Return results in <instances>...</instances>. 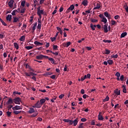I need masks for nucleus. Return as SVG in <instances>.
Returning <instances> with one entry per match:
<instances>
[{
    "label": "nucleus",
    "mask_w": 128,
    "mask_h": 128,
    "mask_svg": "<svg viewBox=\"0 0 128 128\" xmlns=\"http://www.w3.org/2000/svg\"><path fill=\"white\" fill-rule=\"evenodd\" d=\"M13 102L16 104H20V102H22V100L20 97H17L13 99Z\"/></svg>",
    "instance_id": "1"
},
{
    "label": "nucleus",
    "mask_w": 128,
    "mask_h": 128,
    "mask_svg": "<svg viewBox=\"0 0 128 128\" xmlns=\"http://www.w3.org/2000/svg\"><path fill=\"white\" fill-rule=\"evenodd\" d=\"M42 106L40 104V100H38L36 103L32 106V108H40Z\"/></svg>",
    "instance_id": "2"
},
{
    "label": "nucleus",
    "mask_w": 128,
    "mask_h": 128,
    "mask_svg": "<svg viewBox=\"0 0 128 128\" xmlns=\"http://www.w3.org/2000/svg\"><path fill=\"white\" fill-rule=\"evenodd\" d=\"M24 74H25L26 76H36V74L34 73L33 72H30L28 73L27 72H24Z\"/></svg>",
    "instance_id": "3"
},
{
    "label": "nucleus",
    "mask_w": 128,
    "mask_h": 128,
    "mask_svg": "<svg viewBox=\"0 0 128 128\" xmlns=\"http://www.w3.org/2000/svg\"><path fill=\"white\" fill-rule=\"evenodd\" d=\"M74 10V4H72L70 8H68L66 10V14H68L70 12V10Z\"/></svg>",
    "instance_id": "4"
},
{
    "label": "nucleus",
    "mask_w": 128,
    "mask_h": 128,
    "mask_svg": "<svg viewBox=\"0 0 128 128\" xmlns=\"http://www.w3.org/2000/svg\"><path fill=\"white\" fill-rule=\"evenodd\" d=\"M14 2V0H10V2H8V6L10 8H13Z\"/></svg>",
    "instance_id": "5"
},
{
    "label": "nucleus",
    "mask_w": 128,
    "mask_h": 128,
    "mask_svg": "<svg viewBox=\"0 0 128 128\" xmlns=\"http://www.w3.org/2000/svg\"><path fill=\"white\" fill-rule=\"evenodd\" d=\"M102 112H100L98 115V120H104V117L102 116Z\"/></svg>",
    "instance_id": "6"
},
{
    "label": "nucleus",
    "mask_w": 128,
    "mask_h": 128,
    "mask_svg": "<svg viewBox=\"0 0 128 128\" xmlns=\"http://www.w3.org/2000/svg\"><path fill=\"white\" fill-rule=\"evenodd\" d=\"M104 16L106 18H108V20H110V17L112 16H110V14L108 12H104Z\"/></svg>",
    "instance_id": "7"
},
{
    "label": "nucleus",
    "mask_w": 128,
    "mask_h": 128,
    "mask_svg": "<svg viewBox=\"0 0 128 128\" xmlns=\"http://www.w3.org/2000/svg\"><path fill=\"white\" fill-rule=\"evenodd\" d=\"M12 14H8L6 17V20L7 22H12Z\"/></svg>",
    "instance_id": "8"
},
{
    "label": "nucleus",
    "mask_w": 128,
    "mask_h": 128,
    "mask_svg": "<svg viewBox=\"0 0 128 128\" xmlns=\"http://www.w3.org/2000/svg\"><path fill=\"white\" fill-rule=\"evenodd\" d=\"M12 109L13 110H22V107H20V106H16L12 108Z\"/></svg>",
    "instance_id": "9"
},
{
    "label": "nucleus",
    "mask_w": 128,
    "mask_h": 128,
    "mask_svg": "<svg viewBox=\"0 0 128 128\" xmlns=\"http://www.w3.org/2000/svg\"><path fill=\"white\" fill-rule=\"evenodd\" d=\"M108 24H105L104 26H102V28L104 30V32L106 33L108 32Z\"/></svg>",
    "instance_id": "10"
},
{
    "label": "nucleus",
    "mask_w": 128,
    "mask_h": 128,
    "mask_svg": "<svg viewBox=\"0 0 128 128\" xmlns=\"http://www.w3.org/2000/svg\"><path fill=\"white\" fill-rule=\"evenodd\" d=\"M64 122H68L70 126H72V120H70L64 119Z\"/></svg>",
    "instance_id": "11"
},
{
    "label": "nucleus",
    "mask_w": 128,
    "mask_h": 128,
    "mask_svg": "<svg viewBox=\"0 0 128 128\" xmlns=\"http://www.w3.org/2000/svg\"><path fill=\"white\" fill-rule=\"evenodd\" d=\"M99 8H100V2L96 3V6L94 8V10H99Z\"/></svg>",
    "instance_id": "12"
},
{
    "label": "nucleus",
    "mask_w": 128,
    "mask_h": 128,
    "mask_svg": "<svg viewBox=\"0 0 128 128\" xmlns=\"http://www.w3.org/2000/svg\"><path fill=\"white\" fill-rule=\"evenodd\" d=\"M114 94L116 96H120V90H118V89L116 88L114 90Z\"/></svg>",
    "instance_id": "13"
},
{
    "label": "nucleus",
    "mask_w": 128,
    "mask_h": 128,
    "mask_svg": "<svg viewBox=\"0 0 128 128\" xmlns=\"http://www.w3.org/2000/svg\"><path fill=\"white\" fill-rule=\"evenodd\" d=\"M14 104V99L12 98H10L8 101L6 102V104Z\"/></svg>",
    "instance_id": "14"
},
{
    "label": "nucleus",
    "mask_w": 128,
    "mask_h": 128,
    "mask_svg": "<svg viewBox=\"0 0 128 128\" xmlns=\"http://www.w3.org/2000/svg\"><path fill=\"white\" fill-rule=\"evenodd\" d=\"M78 118H76L74 120H72V124H74V126H76L78 124Z\"/></svg>",
    "instance_id": "15"
},
{
    "label": "nucleus",
    "mask_w": 128,
    "mask_h": 128,
    "mask_svg": "<svg viewBox=\"0 0 128 128\" xmlns=\"http://www.w3.org/2000/svg\"><path fill=\"white\" fill-rule=\"evenodd\" d=\"M13 21H12V23L14 24V22H20V20L18 19V18L15 16V17H13Z\"/></svg>",
    "instance_id": "16"
},
{
    "label": "nucleus",
    "mask_w": 128,
    "mask_h": 128,
    "mask_svg": "<svg viewBox=\"0 0 128 128\" xmlns=\"http://www.w3.org/2000/svg\"><path fill=\"white\" fill-rule=\"evenodd\" d=\"M72 44V42H68L66 44L64 43L63 46H64V48H68L69 46H70Z\"/></svg>",
    "instance_id": "17"
},
{
    "label": "nucleus",
    "mask_w": 128,
    "mask_h": 128,
    "mask_svg": "<svg viewBox=\"0 0 128 128\" xmlns=\"http://www.w3.org/2000/svg\"><path fill=\"white\" fill-rule=\"evenodd\" d=\"M88 0H83L82 2V4L84 6H88Z\"/></svg>",
    "instance_id": "18"
},
{
    "label": "nucleus",
    "mask_w": 128,
    "mask_h": 128,
    "mask_svg": "<svg viewBox=\"0 0 128 128\" xmlns=\"http://www.w3.org/2000/svg\"><path fill=\"white\" fill-rule=\"evenodd\" d=\"M44 55L41 54L36 56V60H42V58H44Z\"/></svg>",
    "instance_id": "19"
},
{
    "label": "nucleus",
    "mask_w": 128,
    "mask_h": 128,
    "mask_svg": "<svg viewBox=\"0 0 128 128\" xmlns=\"http://www.w3.org/2000/svg\"><path fill=\"white\" fill-rule=\"evenodd\" d=\"M102 22H104V24H106L108 22V20H106V17H102V20H101Z\"/></svg>",
    "instance_id": "20"
},
{
    "label": "nucleus",
    "mask_w": 128,
    "mask_h": 128,
    "mask_svg": "<svg viewBox=\"0 0 128 128\" xmlns=\"http://www.w3.org/2000/svg\"><path fill=\"white\" fill-rule=\"evenodd\" d=\"M34 112H35V110L34 108H30L28 112L29 114H34Z\"/></svg>",
    "instance_id": "21"
},
{
    "label": "nucleus",
    "mask_w": 128,
    "mask_h": 128,
    "mask_svg": "<svg viewBox=\"0 0 128 128\" xmlns=\"http://www.w3.org/2000/svg\"><path fill=\"white\" fill-rule=\"evenodd\" d=\"M127 34L128 33H126V32H122L120 35V38H124V36H126Z\"/></svg>",
    "instance_id": "22"
},
{
    "label": "nucleus",
    "mask_w": 128,
    "mask_h": 128,
    "mask_svg": "<svg viewBox=\"0 0 128 128\" xmlns=\"http://www.w3.org/2000/svg\"><path fill=\"white\" fill-rule=\"evenodd\" d=\"M40 104H41V105L42 106L44 102H46V99L44 98H42L40 100Z\"/></svg>",
    "instance_id": "23"
},
{
    "label": "nucleus",
    "mask_w": 128,
    "mask_h": 128,
    "mask_svg": "<svg viewBox=\"0 0 128 128\" xmlns=\"http://www.w3.org/2000/svg\"><path fill=\"white\" fill-rule=\"evenodd\" d=\"M107 62L108 64H110V66H112V64H114V61L112 60H108Z\"/></svg>",
    "instance_id": "24"
},
{
    "label": "nucleus",
    "mask_w": 128,
    "mask_h": 128,
    "mask_svg": "<svg viewBox=\"0 0 128 128\" xmlns=\"http://www.w3.org/2000/svg\"><path fill=\"white\" fill-rule=\"evenodd\" d=\"M109 100H110V97H108V96H106V98L103 100V102H108Z\"/></svg>",
    "instance_id": "25"
},
{
    "label": "nucleus",
    "mask_w": 128,
    "mask_h": 128,
    "mask_svg": "<svg viewBox=\"0 0 128 128\" xmlns=\"http://www.w3.org/2000/svg\"><path fill=\"white\" fill-rule=\"evenodd\" d=\"M122 88H123L122 92H124V94H126V86L124 85H123L122 86Z\"/></svg>",
    "instance_id": "26"
},
{
    "label": "nucleus",
    "mask_w": 128,
    "mask_h": 128,
    "mask_svg": "<svg viewBox=\"0 0 128 128\" xmlns=\"http://www.w3.org/2000/svg\"><path fill=\"white\" fill-rule=\"evenodd\" d=\"M106 52L104 53V54H110V51L108 49H105Z\"/></svg>",
    "instance_id": "27"
},
{
    "label": "nucleus",
    "mask_w": 128,
    "mask_h": 128,
    "mask_svg": "<svg viewBox=\"0 0 128 128\" xmlns=\"http://www.w3.org/2000/svg\"><path fill=\"white\" fill-rule=\"evenodd\" d=\"M44 14V10H39L37 11V14Z\"/></svg>",
    "instance_id": "28"
},
{
    "label": "nucleus",
    "mask_w": 128,
    "mask_h": 128,
    "mask_svg": "<svg viewBox=\"0 0 128 128\" xmlns=\"http://www.w3.org/2000/svg\"><path fill=\"white\" fill-rule=\"evenodd\" d=\"M14 46L15 48H16V50H18L19 46H18V43L14 42Z\"/></svg>",
    "instance_id": "29"
},
{
    "label": "nucleus",
    "mask_w": 128,
    "mask_h": 128,
    "mask_svg": "<svg viewBox=\"0 0 128 128\" xmlns=\"http://www.w3.org/2000/svg\"><path fill=\"white\" fill-rule=\"evenodd\" d=\"M24 40H26V36H22L20 38V42H24Z\"/></svg>",
    "instance_id": "30"
},
{
    "label": "nucleus",
    "mask_w": 128,
    "mask_h": 128,
    "mask_svg": "<svg viewBox=\"0 0 128 128\" xmlns=\"http://www.w3.org/2000/svg\"><path fill=\"white\" fill-rule=\"evenodd\" d=\"M34 44H36L37 46H38V44H40V46H42L43 44L40 42H38V41H35L34 42Z\"/></svg>",
    "instance_id": "31"
},
{
    "label": "nucleus",
    "mask_w": 128,
    "mask_h": 128,
    "mask_svg": "<svg viewBox=\"0 0 128 128\" xmlns=\"http://www.w3.org/2000/svg\"><path fill=\"white\" fill-rule=\"evenodd\" d=\"M38 114V112H36L35 113L31 116V118H36V116Z\"/></svg>",
    "instance_id": "32"
},
{
    "label": "nucleus",
    "mask_w": 128,
    "mask_h": 128,
    "mask_svg": "<svg viewBox=\"0 0 128 128\" xmlns=\"http://www.w3.org/2000/svg\"><path fill=\"white\" fill-rule=\"evenodd\" d=\"M24 111H14L13 112L14 114H20V112H22Z\"/></svg>",
    "instance_id": "33"
},
{
    "label": "nucleus",
    "mask_w": 128,
    "mask_h": 128,
    "mask_svg": "<svg viewBox=\"0 0 128 128\" xmlns=\"http://www.w3.org/2000/svg\"><path fill=\"white\" fill-rule=\"evenodd\" d=\"M0 21L1 22L2 24H3V26H6V24L2 20V18H0Z\"/></svg>",
    "instance_id": "34"
},
{
    "label": "nucleus",
    "mask_w": 128,
    "mask_h": 128,
    "mask_svg": "<svg viewBox=\"0 0 128 128\" xmlns=\"http://www.w3.org/2000/svg\"><path fill=\"white\" fill-rule=\"evenodd\" d=\"M4 38V32H2L0 34V38L2 39Z\"/></svg>",
    "instance_id": "35"
},
{
    "label": "nucleus",
    "mask_w": 128,
    "mask_h": 128,
    "mask_svg": "<svg viewBox=\"0 0 128 128\" xmlns=\"http://www.w3.org/2000/svg\"><path fill=\"white\" fill-rule=\"evenodd\" d=\"M14 96H16V94H22V93L20 92H18V91H15L13 92Z\"/></svg>",
    "instance_id": "36"
},
{
    "label": "nucleus",
    "mask_w": 128,
    "mask_h": 128,
    "mask_svg": "<svg viewBox=\"0 0 128 128\" xmlns=\"http://www.w3.org/2000/svg\"><path fill=\"white\" fill-rule=\"evenodd\" d=\"M50 74H52V72H46L44 74V76H50Z\"/></svg>",
    "instance_id": "37"
},
{
    "label": "nucleus",
    "mask_w": 128,
    "mask_h": 128,
    "mask_svg": "<svg viewBox=\"0 0 128 128\" xmlns=\"http://www.w3.org/2000/svg\"><path fill=\"white\" fill-rule=\"evenodd\" d=\"M48 60H50V62H51L54 64V60L52 58H49Z\"/></svg>",
    "instance_id": "38"
},
{
    "label": "nucleus",
    "mask_w": 128,
    "mask_h": 128,
    "mask_svg": "<svg viewBox=\"0 0 128 128\" xmlns=\"http://www.w3.org/2000/svg\"><path fill=\"white\" fill-rule=\"evenodd\" d=\"M103 42H108V44L112 42V40H102Z\"/></svg>",
    "instance_id": "39"
},
{
    "label": "nucleus",
    "mask_w": 128,
    "mask_h": 128,
    "mask_svg": "<svg viewBox=\"0 0 128 128\" xmlns=\"http://www.w3.org/2000/svg\"><path fill=\"white\" fill-rule=\"evenodd\" d=\"M53 50H58V46L56 45H53Z\"/></svg>",
    "instance_id": "40"
},
{
    "label": "nucleus",
    "mask_w": 128,
    "mask_h": 128,
    "mask_svg": "<svg viewBox=\"0 0 128 128\" xmlns=\"http://www.w3.org/2000/svg\"><path fill=\"white\" fill-rule=\"evenodd\" d=\"M111 22L112 26H114V24H116V22L114 20H112Z\"/></svg>",
    "instance_id": "41"
},
{
    "label": "nucleus",
    "mask_w": 128,
    "mask_h": 128,
    "mask_svg": "<svg viewBox=\"0 0 128 128\" xmlns=\"http://www.w3.org/2000/svg\"><path fill=\"white\" fill-rule=\"evenodd\" d=\"M115 76H117V78H120V73L119 72H116V74H115Z\"/></svg>",
    "instance_id": "42"
},
{
    "label": "nucleus",
    "mask_w": 128,
    "mask_h": 128,
    "mask_svg": "<svg viewBox=\"0 0 128 128\" xmlns=\"http://www.w3.org/2000/svg\"><path fill=\"white\" fill-rule=\"evenodd\" d=\"M90 124L92 126H94L96 124V121L94 120H92L90 122Z\"/></svg>",
    "instance_id": "43"
},
{
    "label": "nucleus",
    "mask_w": 128,
    "mask_h": 128,
    "mask_svg": "<svg viewBox=\"0 0 128 128\" xmlns=\"http://www.w3.org/2000/svg\"><path fill=\"white\" fill-rule=\"evenodd\" d=\"M24 66H25L26 68H29L30 69V66L29 64H24Z\"/></svg>",
    "instance_id": "44"
},
{
    "label": "nucleus",
    "mask_w": 128,
    "mask_h": 128,
    "mask_svg": "<svg viewBox=\"0 0 128 128\" xmlns=\"http://www.w3.org/2000/svg\"><path fill=\"white\" fill-rule=\"evenodd\" d=\"M90 28H92V30H96V28H94V24H90Z\"/></svg>",
    "instance_id": "45"
},
{
    "label": "nucleus",
    "mask_w": 128,
    "mask_h": 128,
    "mask_svg": "<svg viewBox=\"0 0 128 128\" xmlns=\"http://www.w3.org/2000/svg\"><path fill=\"white\" fill-rule=\"evenodd\" d=\"M91 22H98V20L96 19H91Z\"/></svg>",
    "instance_id": "46"
},
{
    "label": "nucleus",
    "mask_w": 128,
    "mask_h": 128,
    "mask_svg": "<svg viewBox=\"0 0 128 128\" xmlns=\"http://www.w3.org/2000/svg\"><path fill=\"white\" fill-rule=\"evenodd\" d=\"M118 56L116 54V55H112L111 56V58H118Z\"/></svg>",
    "instance_id": "47"
},
{
    "label": "nucleus",
    "mask_w": 128,
    "mask_h": 128,
    "mask_svg": "<svg viewBox=\"0 0 128 128\" xmlns=\"http://www.w3.org/2000/svg\"><path fill=\"white\" fill-rule=\"evenodd\" d=\"M16 10H14L12 12V16H16Z\"/></svg>",
    "instance_id": "48"
},
{
    "label": "nucleus",
    "mask_w": 128,
    "mask_h": 128,
    "mask_svg": "<svg viewBox=\"0 0 128 128\" xmlns=\"http://www.w3.org/2000/svg\"><path fill=\"white\" fill-rule=\"evenodd\" d=\"M6 114H7L8 116L10 117V116H12V112H10L8 111L6 112Z\"/></svg>",
    "instance_id": "49"
},
{
    "label": "nucleus",
    "mask_w": 128,
    "mask_h": 128,
    "mask_svg": "<svg viewBox=\"0 0 128 128\" xmlns=\"http://www.w3.org/2000/svg\"><path fill=\"white\" fill-rule=\"evenodd\" d=\"M37 28L38 30H40V28H42V24H38V26H37Z\"/></svg>",
    "instance_id": "50"
},
{
    "label": "nucleus",
    "mask_w": 128,
    "mask_h": 128,
    "mask_svg": "<svg viewBox=\"0 0 128 128\" xmlns=\"http://www.w3.org/2000/svg\"><path fill=\"white\" fill-rule=\"evenodd\" d=\"M50 40L52 42H54V40H56V37L54 36V38H50Z\"/></svg>",
    "instance_id": "51"
},
{
    "label": "nucleus",
    "mask_w": 128,
    "mask_h": 128,
    "mask_svg": "<svg viewBox=\"0 0 128 128\" xmlns=\"http://www.w3.org/2000/svg\"><path fill=\"white\" fill-rule=\"evenodd\" d=\"M26 4V2L25 1H22V2H21V6H24Z\"/></svg>",
    "instance_id": "52"
},
{
    "label": "nucleus",
    "mask_w": 128,
    "mask_h": 128,
    "mask_svg": "<svg viewBox=\"0 0 128 128\" xmlns=\"http://www.w3.org/2000/svg\"><path fill=\"white\" fill-rule=\"evenodd\" d=\"M124 75H122L120 77V80H121V82H122L124 80Z\"/></svg>",
    "instance_id": "53"
},
{
    "label": "nucleus",
    "mask_w": 128,
    "mask_h": 128,
    "mask_svg": "<svg viewBox=\"0 0 128 128\" xmlns=\"http://www.w3.org/2000/svg\"><path fill=\"white\" fill-rule=\"evenodd\" d=\"M86 98H88V95H87L86 94H84L83 95V96H82V98H83L86 99Z\"/></svg>",
    "instance_id": "54"
},
{
    "label": "nucleus",
    "mask_w": 128,
    "mask_h": 128,
    "mask_svg": "<svg viewBox=\"0 0 128 128\" xmlns=\"http://www.w3.org/2000/svg\"><path fill=\"white\" fill-rule=\"evenodd\" d=\"M124 104H126V106L127 108H128V100H126L124 102Z\"/></svg>",
    "instance_id": "55"
},
{
    "label": "nucleus",
    "mask_w": 128,
    "mask_h": 128,
    "mask_svg": "<svg viewBox=\"0 0 128 128\" xmlns=\"http://www.w3.org/2000/svg\"><path fill=\"white\" fill-rule=\"evenodd\" d=\"M84 123H81L80 124L78 128H83L84 126H83Z\"/></svg>",
    "instance_id": "56"
},
{
    "label": "nucleus",
    "mask_w": 128,
    "mask_h": 128,
    "mask_svg": "<svg viewBox=\"0 0 128 128\" xmlns=\"http://www.w3.org/2000/svg\"><path fill=\"white\" fill-rule=\"evenodd\" d=\"M26 50H32V46H26Z\"/></svg>",
    "instance_id": "57"
},
{
    "label": "nucleus",
    "mask_w": 128,
    "mask_h": 128,
    "mask_svg": "<svg viewBox=\"0 0 128 128\" xmlns=\"http://www.w3.org/2000/svg\"><path fill=\"white\" fill-rule=\"evenodd\" d=\"M124 6V8L126 10V12H128V6L126 5Z\"/></svg>",
    "instance_id": "58"
},
{
    "label": "nucleus",
    "mask_w": 128,
    "mask_h": 128,
    "mask_svg": "<svg viewBox=\"0 0 128 128\" xmlns=\"http://www.w3.org/2000/svg\"><path fill=\"white\" fill-rule=\"evenodd\" d=\"M64 94H62L59 96V98H60V100H62V98H64Z\"/></svg>",
    "instance_id": "59"
},
{
    "label": "nucleus",
    "mask_w": 128,
    "mask_h": 128,
    "mask_svg": "<svg viewBox=\"0 0 128 128\" xmlns=\"http://www.w3.org/2000/svg\"><path fill=\"white\" fill-rule=\"evenodd\" d=\"M80 120L81 122H86L87 120L86 118H81Z\"/></svg>",
    "instance_id": "60"
},
{
    "label": "nucleus",
    "mask_w": 128,
    "mask_h": 128,
    "mask_svg": "<svg viewBox=\"0 0 128 128\" xmlns=\"http://www.w3.org/2000/svg\"><path fill=\"white\" fill-rule=\"evenodd\" d=\"M58 52H52V54H55V56H58Z\"/></svg>",
    "instance_id": "61"
},
{
    "label": "nucleus",
    "mask_w": 128,
    "mask_h": 128,
    "mask_svg": "<svg viewBox=\"0 0 128 128\" xmlns=\"http://www.w3.org/2000/svg\"><path fill=\"white\" fill-rule=\"evenodd\" d=\"M60 12H64V8L63 7H60V10H59Z\"/></svg>",
    "instance_id": "62"
},
{
    "label": "nucleus",
    "mask_w": 128,
    "mask_h": 128,
    "mask_svg": "<svg viewBox=\"0 0 128 128\" xmlns=\"http://www.w3.org/2000/svg\"><path fill=\"white\" fill-rule=\"evenodd\" d=\"M120 18V17L118 15H116V16H114V18L115 20H118V18Z\"/></svg>",
    "instance_id": "63"
},
{
    "label": "nucleus",
    "mask_w": 128,
    "mask_h": 128,
    "mask_svg": "<svg viewBox=\"0 0 128 128\" xmlns=\"http://www.w3.org/2000/svg\"><path fill=\"white\" fill-rule=\"evenodd\" d=\"M12 108V105L8 106V110H10V108Z\"/></svg>",
    "instance_id": "64"
}]
</instances>
